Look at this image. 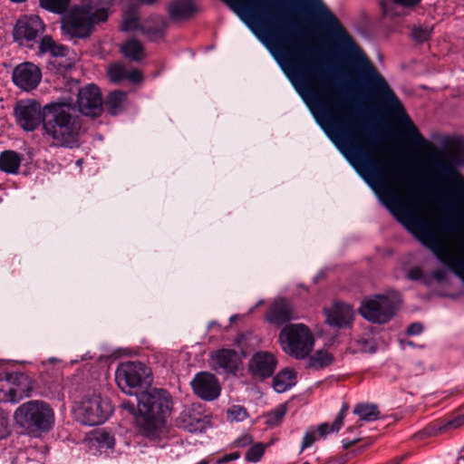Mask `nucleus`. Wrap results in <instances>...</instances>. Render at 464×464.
Wrapping results in <instances>:
<instances>
[{
  "label": "nucleus",
  "instance_id": "obj_1",
  "mask_svg": "<svg viewBox=\"0 0 464 464\" xmlns=\"http://www.w3.org/2000/svg\"><path fill=\"white\" fill-rule=\"evenodd\" d=\"M303 2L320 24L330 32L343 56L355 65L360 79L367 89H391L385 79L322 0H303Z\"/></svg>",
  "mask_w": 464,
  "mask_h": 464
},
{
  "label": "nucleus",
  "instance_id": "obj_43",
  "mask_svg": "<svg viewBox=\"0 0 464 464\" xmlns=\"http://www.w3.org/2000/svg\"><path fill=\"white\" fill-rule=\"evenodd\" d=\"M240 454L238 452H231L224 455L223 457L217 459V464H224L239 459Z\"/></svg>",
  "mask_w": 464,
  "mask_h": 464
},
{
  "label": "nucleus",
  "instance_id": "obj_31",
  "mask_svg": "<svg viewBox=\"0 0 464 464\" xmlns=\"http://www.w3.org/2000/svg\"><path fill=\"white\" fill-rule=\"evenodd\" d=\"M333 356L327 351L319 350L308 357V366L319 370L330 365L333 362Z\"/></svg>",
  "mask_w": 464,
  "mask_h": 464
},
{
  "label": "nucleus",
  "instance_id": "obj_19",
  "mask_svg": "<svg viewBox=\"0 0 464 464\" xmlns=\"http://www.w3.org/2000/svg\"><path fill=\"white\" fill-rule=\"evenodd\" d=\"M266 320L273 324H283L295 318L294 310L289 302L285 299H278L270 306Z\"/></svg>",
  "mask_w": 464,
  "mask_h": 464
},
{
  "label": "nucleus",
  "instance_id": "obj_50",
  "mask_svg": "<svg viewBox=\"0 0 464 464\" xmlns=\"http://www.w3.org/2000/svg\"><path fill=\"white\" fill-rule=\"evenodd\" d=\"M357 441H358V440H343V449L346 450V449L350 448L351 446H353V444H355Z\"/></svg>",
  "mask_w": 464,
  "mask_h": 464
},
{
  "label": "nucleus",
  "instance_id": "obj_29",
  "mask_svg": "<svg viewBox=\"0 0 464 464\" xmlns=\"http://www.w3.org/2000/svg\"><path fill=\"white\" fill-rule=\"evenodd\" d=\"M353 413L363 421H374L378 420L380 416L377 405L372 403L357 404L353 409Z\"/></svg>",
  "mask_w": 464,
  "mask_h": 464
},
{
  "label": "nucleus",
  "instance_id": "obj_45",
  "mask_svg": "<svg viewBox=\"0 0 464 464\" xmlns=\"http://www.w3.org/2000/svg\"><path fill=\"white\" fill-rule=\"evenodd\" d=\"M251 442L252 437L248 434H244L241 437L237 438L234 443L237 447L244 448L248 446Z\"/></svg>",
  "mask_w": 464,
  "mask_h": 464
},
{
  "label": "nucleus",
  "instance_id": "obj_26",
  "mask_svg": "<svg viewBox=\"0 0 464 464\" xmlns=\"http://www.w3.org/2000/svg\"><path fill=\"white\" fill-rule=\"evenodd\" d=\"M195 6L190 0H176L170 4L169 13L173 19H182L190 16Z\"/></svg>",
  "mask_w": 464,
  "mask_h": 464
},
{
  "label": "nucleus",
  "instance_id": "obj_53",
  "mask_svg": "<svg viewBox=\"0 0 464 464\" xmlns=\"http://www.w3.org/2000/svg\"><path fill=\"white\" fill-rule=\"evenodd\" d=\"M347 410V407L346 406H343V408L341 409V411H343V415L344 416V413H345V411Z\"/></svg>",
  "mask_w": 464,
  "mask_h": 464
},
{
  "label": "nucleus",
  "instance_id": "obj_16",
  "mask_svg": "<svg viewBox=\"0 0 464 464\" xmlns=\"http://www.w3.org/2000/svg\"><path fill=\"white\" fill-rule=\"evenodd\" d=\"M277 361L270 352H257L254 353L248 362L250 373L259 379L270 377L276 367Z\"/></svg>",
  "mask_w": 464,
  "mask_h": 464
},
{
  "label": "nucleus",
  "instance_id": "obj_34",
  "mask_svg": "<svg viewBox=\"0 0 464 464\" xmlns=\"http://www.w3.org/2000/svg\"><path fill=\"white\" fill-rule=\"evenodd\" d=\"M141 23L139 22V19L135 14L132 12L125 11L122 23H121V30L126 32L140 30Z\"/></svg>",
  "mask_w": 464,
  "mask_h": 464
},
{
  "label": "nucleus",
  "instance_id": "obj_24",
  "mask_svg": "<svg viewBox=\"0 0 464 464\" xmlns=\"http://www.w3.org/2000/svg\"><path fill=\"white\" fill-rule=\"evenodd\" d=\"M437 169L442 177L452 181L458 192L464 198V177L459 174L452 166L440 160L437 163Z\"/></svg>",
  "mask_w": 464,
  "mask_h": 464
},
{
  "label": "nucleus",
  "instance_id": "obj_22",
  "mask_svg": "<svg viewBox=\"0 0 464 464\" xmlns=\"http://www.w3.org/2000/svg\"><path fill=\"white\" fill-rule=\"evenodd\" d=\"M296 383V374L294 370H281L273 379V388L276 392H285Z\"/></svg>",
  "mask_w": 464,
  "mask_h": 464
},
{
  "label": "nucleus",
  "instance_id": "obj_6",
  "mask_svg": "<svg viewBox=\"0 0 464 464\" xmlns=\"http://www.w3.org/2000/svg\"><path fill=\"white\" fill-rule=\"evenodd\" d=\"M279 343L286 354L302 360L307 358L313 351L314 337L305 324H290L281 330Z\"/></svg>",
  "mask_w": 464,
  "mask_h": 464
},
{
  "label": "nucleus",
  "instance_id": "obj_15",
  "mask_svg": "<svg viewBox=\"0 0 464 464\" xmlns=\"http://www.w3.org/2000/svg\"><path fill=\"white\" fill-rule=\"evenodd\" d=\"M41 79L42 72L39 67L29 62L15 66L12 73L14 83L24 92L34 90Z\"/></svg>",
  "mask_w": 464,
  "mask_h": 464
},
{
  "label": "nucleus",
  "instance_id": "obj_36",
  "mask_svg": "<svg viewBox=\"0 0 464 464\" xmlns=\"http://www.w3.org/2000/svg\"><path fill=\"white\" fill-rule=\"evenodd\" d=\"M70 0H40V5L46 10L63 13L69 5Z\"/></svg>",
  "mask_w": 464,
  "mask_h": 464
},
{
  "label": "nucleus",
  "instance_id": "obj_13",
  "mask_svg": "<svg viewBox=\"0 0 464 464\" xmlns=\"http://www.w3.org/2000/svg\"><path fill=\"white\" fill-rule=\"evenodd\" d=\"M190 385L193 392L204 401H214L221 392L218 378L208 372H198L191 380Z\"/></svg>",
  "mask_w": 464,
  "mask_h": 464
},
{
  "label": "nucleus",
  "instance_id": "obj_5",
  "mask_svg": "<svg viewBox=\"0 0 464 464\" xmlns=\"http://www.w3.org/2000/svg\"><path fill=\"white\" fill-rule=\"evenodd\" d=\"M16 424L28 431L46 432L54 424V412L51 406L41 400L24 402L14 412Z\"/></svg>",
  "mask_w": 464,
  "mask_h": 464
},
{
  "label": "nucleus",
  "instance_id": "obj_37",
  "mask_svg": "<svg viewBox=\"0 0 464 464\" xmlns=\"http://www.w3.org/2000/svg\"><path fill=\"white\" fill-rule=\"evenodd\" d=\"M229 421H243L248 417L246 410L241 405H232L227 411Z\"/></svg>",
  "mask_w": 464,
  "mask_h": 464
},
{
  "label": "nucleus",
  "instance_id": "obj_47",
  "mask_svg": "<svg viewBox=\"0 0 464 464\" xmlns=\"http://www.w3.org/2000/svg\"><path fill=\"white\" fill-rule=\"evenodd\" d=\"M121 408L123 411H126L130 415H133L135 417L138 415V411H136L135 405L130 401H122L121 404Z\"/></svg>",
  "mask_w": 464,
  "mask_h": 464
},
{
  "label": "nucleus",
  "instance_id": "obj_9",
  "mask_svg": "<svg viewBox=\"0 0 464 464\" xmlns=\"http://www.w3.org/2000/svg\"><path fill=\"white\" fill-rule=\"evenodd\" d=\"M395 309L396 303L393 297L379 295L363 300L360 306V314L369 322L385 324L393 316Z\"/></svg>",
  "mask_w": 464,
  "mask_h": 464
},
{
  "label": "nucleus",
  "instance_id": "obj_48",
  "mask_svg": "<svg viewBox=\"0 0 464 464\" xmlns=\"http://www.w3.org/2000/svg\"><path fill=\"white\" fill-rule=\"evenodd\" d=\"M441 228L445 235L450 236L454 230V224L443 221L441 223Z\"/></svg>",
  "mask_w": 464,
  "mask_h": 464
},
{
  "label": "nucleus",
  "instance_id": "obj_4",
  "mask_svg": "<svg viewBox=\"0 0 464 464\" xmlns=\"http://www.w3.org/2000/svg\"><path fill=\"white\" fill-rule=\"evenodd\" d=\"M113 0H82L80 6L72 7L62 21V29L71 38L90 35L94 24L104 22Z\"/></svg>",
  "mask_w": 464,
  "mask_h": 464
},
{
  "label": "nucleus",
  "instance_id": "obj_11",
  "mask_svg": "<svg viewBox=\"0 0 464 464\" xmlns=\"http://www.w3.org/2000/svg\"><path fill=\"white\" fill-rule=\"evenodd\" d=\"M77 92V105L79 111L88 117H97L102 111V98L99 88L91 83L82 88L77 82L72 83Z\"/></svg>",
  "mask_w": 464,
  "mask_h": 464
},
{
  "label": "nucleus",
  "instance_id": "obj_20",
  "mask_svg": "<svg viewBox=\"0 0 464 464\" xmlns=\"http://www.w3.org/2000/svg\"><path fill=\"white\" fill-rule=\"evenodd\" d=\"M167 27L166 19L160 15H151L140 25V32L150 41H157L164 36Z\"/></svg>",
  "mask_w": 464,
  "mask_h": 464
},
{
  "label": "nucleus",
  "instance_id": "obj_44",
  "mask_svg": "<svg viewBox=\"0 0 464 464\" xmlns=\"http://www.w3.org/2000/svg\"><path fill=\"white\" fill-rule=\"evenodd\" d=\"M464 424V414L463 415H460V416H458L456 417L455 419H453L452 420L450 421H448L445 425H444V429H451V428H459V426L463 425Z\"/></svg>",
  "mask_w": 464,
  "mask_h": 464
},
{
  "label": "nucleus",
  "instance_id": "obj_7",
  "mask_svg": "<svg viewBox=\"0 0 464 464\" xmlns=\"http://www.w3.org/2000/svg\"><path fill=\"white\" fill-rule=\"evenodd\" d=\"M110 400L93 393L84 397L74 409L76 420L83 425L95 426L103 423L112 413Z\"/></svg>",
  "mask_w": 464,
  "mask_h": 464
},
{
  "label": "nucleus",
  "instance_id": "obj_39",
  "mask_svg": "<svg viewBox=\"0 0 464 464\" xmlns=\"http://www.w3.org/2000/svg\"><path fill=\"white\" fill-rule=\"evenodd\" d=\"M264 454V446L261 443L253 445L246 452V459L250 462H257Z\"/></svg>",
  "mask_w": 464,
  "mask_h": 464
},
{
  "label": "nucleus",
  "instance_id": "obj_41",
  "mask_svg": "<svg viewBox=\"0 0 464 464\" xmlns=\"http://www.w3.org/2000/svg\"><path fill=\"white\" fill-rule=\"evenodd\" d=\"M316 440V431L314 429H308L303 438L301 451L311 447Z\"/></svg>",
  "mask_w": 464,
  "mask_h": 464
},
{
  "label": "nucleus",
  "instance_id": "obj_23",
  "mask_svg": "<svg viewBox=\"0 0 464 464\" xmlns=\"http://www.w3.org/2000/svg\"><path fill=\"white\" fill-rule=\"evenodd\" d=\"M176 422L177 426L188 432H197L203 430L202 421L189 410H184Z\"/></svg>",
  "mask_w": 464,
  "mask_h": 464
},
{
  "label": "nucleus",
  "instance_id": "obj_12",
  "mask_svg": "<svg viewBox=\"0 0 464 464\" xmlns=\"http://www.w3.org/2000/svg\"><path fill=\"white\" fill-rule=\"evenodd\" d=\"M14 113L18 125L24 130H35L43 122L44 107L34 100H22L15 103Z\"/></svg>",
  "mask_w": 464,
  "mask_h": 464
},
{
  "label": "nucleus",
  "instance_id": "obj_32",
  "mask_svg": "<svg viewBox=\"0 0 464 464\" xmlns=\"http://www.w3.org/2000/svg\"><path fill=\"white\" fill-rule=\"evenodd\" d=\"M343 411H340L339 413L337 414L335 420L332 423V425H330L327 422L321 423L317 428V431L321 436L324 437L333 432L339 431V430L343 426Z\"/></svg>",
  "mask_w": 464,
  "mask_h": 464
},
{
  "label": "nucleus",
  "instance_id": "obj_3",
  "mask_svg": "<svg viewBox=\"0 0 464 464\" xmlns=\"http://www.w3.org/2000/svg\"><path fill=\"white\" fill-rule=\"evenodd\" d=\"M171 398L161 389H149L137 396L136 423L140 431L150 439H158L166 433V419L171 411Z\"/></svg>",
  "mask_w": 464,
  "mask_h": 464
},
{
  "label": "nucleus",
  "instance_id": "obj_42",
  "mask_svg": "<svg viewBox=\"0 0 464 464\" xmlns=\"http://www.w3.org/2000/svg\"><path fill=\"white\" fill-rule=\"evenodd\" d=\"M124 5L128 8H131L132 6H139L140 5H151L158 0H122Z\"/></svg>",
  "mask_w": 464,
  "mask_h": 464
},
{
  "label": "nucleus",
  "instance_id": "obj_28",
  "mask_svg": "<svg viewBox=\"0 0 464 464\" xmlns=\"http://www.w3.org/2000/svg\"><path fill=\"white\" fill-rule=\"evenodd\" d=\"M123 55L133 61H140L145 56L144 49L140 42L130 39L121 46Z\"/></svg>",
  "mask_w": 464,
  "mask_h": 464
},
{
  "label": "nucleus",
  "instance_id": "obj_17",
  "mask_svg": "<svg viewBox=\"0 0 464 464\" xmlns=\"http://www.w3.org/2000/svg\"><path fill=\"white\" fill-rule=\"evenodd\" d=\"M325 321L331 326L342 327L349 324L353 318L354 313L349 304H334L324 310Z\"/></svg>",
  "mask_w": 464,
  "mask_h": 464
},
{
  "label": "nucleus",
  "instance_id": "obj_33",
  "mask_svg": "<svg viewBox=\"0 0 464 464\" xmlns=\"http://www.w3.org/2000/svg\"><path fill=\"white\" fill-rule=\"evenodd\" d=\"M420 0H394L392 1H382L381 2L382 10L384 15L386 16H394L398 14L393 11V7L396 6L397 4L402 5H413L420 2Z\"/></svg>",
  "mask_w": 464,
  "mask_h": 464
},
{
  "label": "nucleus",
  "instance_id": "obj_10",
  "mask_svg": "<svg viewBox=\"0 0 464 464\" xmlns=\"http://www.w3.org/2000/svg\"><path fill=\"white\" fill-rule=\"evenodd\" d=\"M32 390V381L24 373L15 372L0 378V401L17 402L30 396Z\"/></svg>",
  "mask_w": 464,
  "mask_h": 464
},
{
  "label": "nucleus",
  "instance_id": "obj_8",
  "mask_svg": "<svg viewBox=\"0 0 464 464\" xmlns=\"http://www.w3.org/2000/svg\"><path fill=\"white\" fill-rule=\"evenodd\" d=\"M150 371L144 363L126 362L117 367L115 380L123 392L137 397L140 393L139 390L150 382Z\"/></svg>",
  "mask_w": 464,
  "mask_h": 464
},
{
  "label": "nucleus",
  "instance_id": "obj_46",
  "mask_svg": "<svg viewBox=\"0 0 464 464\" xmlns=\"http://www.w3.org/2000/svg\"><path fill=\"white\" fill-rule=\"evenodd\" d=\"M422 332V325L420 323H412L407 328L409 335H418Z\"/></svg>",
  "mask_w": 464,
  "mask_h": 464
},
{
  "label": "nucleus",
  "instance_id": "obj_21",
  "mask_svg": "<svg viewBox=\"0 0 464 464\" xmlns=\"http://www.w3.org/2000/svg\"><path fill=\"white\" fill-rule=\"evenodd\" d=\"M108 75L111 82H118L122 80H129L131 82L141 81V73L138 70L128 71L123 65L114 63L109 66Z\"/></svg>",
  "mask_w": 464,
  "mask_h": 464
},
{
  "label": "nucleus",
  "instance_id": "obj_52",
  "mask_svg": "<svg viewBox=\"0 0 464 464\" xmlns=\"http://www.w3.org/2000/svg\"><path fill=\"white\" fill-rule=\"evenodd\" d=\"M345 460H346V459H345L344 458H343V459H341L340 460H338L336 464H342V463H344V462H345Z\"/></svg>",
  "mask_w": 464,
  "mask_h": 464
},
{
  "label": "nucleus",
  "instance_id": "obj_49",
  "mask_svg": "<svg viewBox=\"0 0 464 464\" xmlns=\"http://www.w3.org/2000/svg\"><path fill=\"white\" fill-rule=\"evenodd\" d=\"M421 276H422V272L420 268H412L410 270V272L408 274L409 278L414 279V280L420 278Z\"/></svg>",
  "mask_w": 464,
  "mask_h": 464
},
{
  "label": "nucleus",
  "instance_id": "obj_25",
  "mask_svg": "<svg viewBox=\"0 0 464 464\" xmlns=\"http://www.w3.org/2000/svg\"><path fill=\"white\" fill-rule=\"evenodd\" d=\"M22 157L13 150H5L0 154V170L14 174L18 171Z\"/></svg>",
  "mask_w": 464,
  "mask_h": 464
},
{
  "label": "nucleus",
  "instance_id": "obj_40",
  "mask_svg": "<svg viewBox=\"0 0 464 464\" xmlns=\"http://www.w3.org/2000/svg\"><path fill=\"white\" fill-rule=\"evenodd\" d=\"M431 27H416L412 31V37L418 43H422L429 39L431 34Z\"/></svg>",
  "mask_w": 464,
  "mask_h": 464
},
{
  "label": "nucleus",
  "instance_id": "obj_2",
  "mask_svg": "<svg viewBox=\"0 0 464 464\" xmlns=\"http://www.w3.org/2000/svg\"><path fill=\"white\" fill-rule=\"evenodd\" d=\"M44 135L56 147L80 146L82 123L72 97L58 98L44 106Z\"/></svg>",
  "mask_w": 464,
  "mask_h": 464
},
{
  "label": "nucleus",
  "instance_id": "obj_30",
  "mask_svg": "<svg viewBox=\"0 0 464 464\" xmlns=\"http://www.w3.org/2000/svg\"><path fill=\"white\" fill-rule=\"evenodd\" d=\"M39 50L42 53H49L53 56H65L67 54L66 48L61 44H57L48 35L41 39Z\"/></svg>",
  "mask_w": 464,
  "mask_h": 464
},
{
  "label": "nucleus",
  "instance_id": "obj_35",
  "mask_svg": "<svg viewBox=\"0 0 464 464\" xmlns=\"http://www.w3.org/2000/svg\"><path fill=\"white\" fill-rule=\"evenodd\" d=\"M92 440H93L101 450L112 449L115 442L114 438L106 431L96 432Z\"/></svg>",
  "mask_w": 464,
  "mask_h": 464
},
{
  "label": "nucleus",
  "instance_id": "obj_38",
  "mask_svg": "<svg viewBox=\"0 0 464 464\" xmlns=\"http://www.w3.org/2000/svg\"><path fill=\"white\" fill-rule=\"evenodd\" d=\"M285 414V409L284 406H281L266 415V423L269 426L278 425L282 421Z\"/></svg>",
  "mask_w": 464,
  "mask_h": 464
},
{
  "label": "nucleus",
  "instance_id": "obj_27",
  "mask_svg": "<svg viewBox=\"0 0 464 464\" xmlns=\"http://www.w3.org/2000/svg\"><path fill=\"white\" fill-rule=\"evenodd\" d=\"M126 102V94L121 91H115L109 93L105 100V108L112 115L120 113Z\"/></svg>",
  "mask_w": 464,
  "mask_h": 464
},
{
  "label": "nucleus",
  "instance_id": "obj_14",
  "mask_svg": "<svg viewBox=\"0 0 464 464\" xmlns=\"http://www.w3.org/2000/svg\"><path fill=\"white\" fill-rule=\"evenodd\" d=\"M44 30L42 20L37 15H24L14 28V39L20 44L34 41Z\"/></svg>",
  "mask_w": 464,
  "mask_h": 464
},
{
  "label": "nucleus",
  "instance_id": "obj_51",
  "mask_svg": "<svg viewBox=\"0 0 464 464\" xmlns=\"http://www.w3.org/2000/svg\"><path fill=\"white\" fill-rule=\"evenodd\" d=\"M2 428L0 429V439H3L6 436L7 434V430L5 429V427L3 426V424H1Z\"/></svg>",
  "mask_w": 464,
  "mask_h": 464
},
{
  "label": "nucleus",
  "instance_id": "obj_18",
  "mask_svg": "<svg viewBox=\"0 0 464 464\" xmlns=\"http://www.w3.org/2000/svg\"><path fill=\"white\" fill-rule=\"evenodd\" d=\"M213 369H222L226 372H235L241 362L238 353L230 349L217 351L211 355Z\"/></svg>",
  "mask_w": 464,
  "mask_h": 464
}]
</instances>
